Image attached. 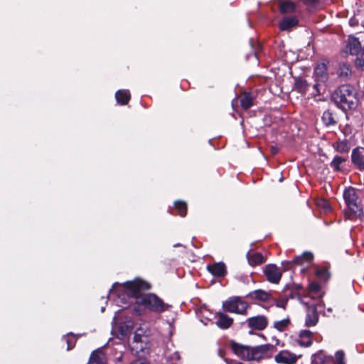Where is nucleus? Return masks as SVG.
Returning <instances> with one entry per match:
<instances>
[{
	"label": "nucleus",
	"mask_w": 364,
	"mask_h": 364,
	"mask_svg": "<svg viewBox=\"0 0 364 364\" xmlns=\"http://www.w3.org/2000/svg\"><path fill=\"white\" fill-rule=\"evenodd\" d=\"M120 288L122 289L120 291L132 299L130 302L134 304V310L138 314H142L146 311L161 314L170 308V305L164 303L155 294L144 293V291L150 289V285L141 279L127 282Z\"/></svg>",
	"instance_id": "obj_1"
},
{
	"label": "nucleus",
	"mask_w": 364,
	"mask_h": 364,
	"mask_svg": "<svg viewBox=\"0 0 364 364\" xmlns=\"http://www.w3.org/2000/svg\"><path fill=\"white\" fill-rule=\"evenodd\" d=\"M231 349L237 356L242 360L259 362L262 360L270 358L274 348L271 344H264L252 347L233 342L231 343Z\"/></svg>",
	"instance_id": "obj_2"
},
{
	"label": "nucleus",
	"mask_w": 364,
	"mask_h": 364,
	"mask_svg": "<svg viewBox=\"0 0 364 364\" xmlns=\"http://www.w3.org/2000/svg\"><path fill=\"white\" fill-rule=\"evenodd\" d=\"M332 99L343 111L354 109L358 104V98L354 87L349 85L339 87L333 94Z\"/></svg>",
	"instance_id": "obj_3"
},
{
	"label": "nucleus",
	"mask_w": 364,
	"mask_h": 364,
	"mask_svg": "<svg viewBox=\"0 0 364 364\" xmlns=\"http://www.w3.org/2000/svg\"><path fill=\"white\" fill-rule=\"evenodd\" d=\"M343 198L348 207L344 212L345 215L348 218H351L353 215H360L363 213L362 205L358 201L355 190L352 188L346 189Z\"/></svg>",
	"instance_id": "obj_4"
},
{
	"label": "nucleus",
	"mask_w": 364,
	"mask_h": 364,
	"mask_svg": "<svg viewBox=\"0 0 364 364\" xmlns=\"http://www.w3.org/2000/svg\"><path fill=\"white\" fill-rule=\"evenodd\" d=\"M250 305L240 296H232L223 303V310L230 313L246 315Z\"/></svg>",
	"instance_id": "obj_5"
},
{
	"label": "nucleus",
	"mask_w": 364,
	"mask_h": 364,
	"mask_svg": "<svg viewBox=\"0 0 364 364\" xmlns=\"http://www.w3.org/2000/svg\"><path fill=\"white\" fill-rule=\"evenodd\" d=\"M264 274L269 282L278 284L282 278V272L275 264H269L264 267Z\"/></svg>",
	"instance_id": "obj_6"
},
{
	"label": "nucleus",
	"mask_w": 364,
	"mask_h": 364,
	"mask_svg": "<svg viewBox=\"0 0 364 364\" xmlns=\"http://www.w3.org/2000/svg\"><path fill=\"white\" fill-rule=\"evenodd\" d=\"M246 322L248 327L257 331L265 329L268 325V319L264 315H258L248 318Z\"/></svg>",
	"instance_id": "obj_7"
},
{
	"label": "nucleus",
	"mask_w": 364,
	"mask_h": 364,
	"mask_svg": "<svg viewBox=\"0 0 364 364\" xmlns=\"http://www.w3.org/2000/svg\"><path fill=\"white\" fill-rule=\"evenodd\" d=\"M299 356L296 354L287 350H281L275 356L274 360L279 364H294L298 360Z\"/></svg>",
	"instance_id": "obj_8"
},
{
	"label": "nucleus",
	"mask_w": 364,
	"mask_h": 364,
	"mask_svg": "<svg viewBox=\"0 0 364 364\" xmlns=\"http://www.w3.org/2000/svg\"><path fill=\"white\" fill-rule=\"evenodd\" d=\"M346 52L353 55H358L361 53V45L358 38L349 36L346 46Z\"/></svg>",
	"instance_id": "obj_9"
},
{
	"label": "nucleus",
	"mask_w": 364,
	"mask_h": 364,
	"mask_svg": "<svg viewBox=\"0 0 364 364\" xmlns=\"http://www.w3.org/2000/svg\"><path fill=\"white\" fill-rule=\"evenodd\" d=\"M351 160L359 170H364V148L358 147L354 149L352 151Z\"/></svg>",
	"instance_id": "obj_10"
},
{
	"label": "nucleus",
	"mask_w": 364,
	"mask_h": 364,
	"mask_svg": "<svg viewBox=\"0 0 364 364\" xmlns=\"http://www.w3.org/2000/svg\"><path fill=\"white\" fill-rule=\"evenodd\" d=\"M318 321V316L316 307L314 304L308 305L307 313L305 320L306 326L308 327L315 326Z\"/></svg>",
	"instance_id": "obj_11"
},
{
	"label": "nucleus",
	"mask_w": 364,
	"mask_h": 364,
	"mask_svg": "<svg viewBox=\"0 0 364 364\" xmlns=\"http://www.w3.org/2000/svg\"><path fill=\"white\" fill-rule=\"evenodd\" d=\"M314 77L317 82H324L328 80L327 64L325 62L317 64L314 69Z\"/></svg>",
	"instance_id": "obj_12"
},
{
	"label": "nucleus",
	"mask_w": 364,
	"mask_h": 364,
	"mask_svg": "<svg viewBox=\"0 0 364 364\" xmlns=\"http://www.w3.org/2000/svg\"><path fill=\"white\" fill-rule=\"evenodd\" d=\"M247 297L259 301H268L272 299V294L262 289H257L250 292Z\"/></svg>",
	"instance_id": "obj_13"
},
{
	"label": "nucleus",
	"mask_w": 364,
	"mask_h": 364,
	"mask_svg": "<svg viewBox=\"0 0 364 364\" xmlns=\"http://www.w3.org/2000/svg\"><path fill=\"white\" fill-rule=\"evenodd\" d=\"M247 258L250 265L255 267L264 263L266 258L259 252L249 251L247 254Z\"/></svg>",
	"instance_id": "obj_14"
},
{
	"label": "nucleus",
	"mask_w": 364,
	"mask_h": 364,
	"mask_svg": "<svg viewBox=\"0 0 364 364\" xmlns=\"http://www.w3.org/2000/svg\"><path fill=\"white\" fill-rule=\"evenodd\" d=\"M207 269L213 275L216 277H223L227 272L225 264L223 262L208 265Z\"/></svg>",
	"instance_id": "obj_15"
},
{
	"label": "nucleus",
	"mask_w": 364,
	"mask_h": 364,
	"mask_svg": "<svg viewBox=\"0 0 364 364\" xmlns=\"http://www.w3.org/2000/svg\"><path fill=\"white\" fill-rule=\"evenodd\" d=\"M218 319L215 322L216 325L223 329L228 328L233 323V319L226 314L219 312L217 314Z\"/></svg>",
	"instance_id": "obj_16"
},
{
	"label": "nucleus",
	"mask_w": 364,
	"mask_h": 364,
	"mask_svg": "<svg viewBox=\"0 0 364 364\" xmlns=\"http://www.w3.org/2000/svg\"><path fill=\"white\" fill-rule=\"evenodd\" d=\"M163 364H181L180 355L177 351L168 350L165 352Z\"/></svg>",
	"instance_id": "obj_17"
},
{
	"label": "nucleus",
	"mask_w": 364,
	"mask_h": 364,
	"mask_svg": "<svg viewBox=\"0 0 364 364\" xmlns=\"http://www.w3.org/2000/svg\"><path fill=\"white\" fill-rule=\"evenodd\" d=\"M311 364H335L332 357L326 355L323 352H319L312 357Z\"/></svg>",
	"instance_id": "obj_18"
},
{
	"label": "nucleus",
	"mask_w": 364,
	"mask_h": 364,
	"mask_svg": "<svg viewBox=\"0 0 364 364\" xmlns=\"http://www.w3.org/2000/svg\"><path fill=\"white\" fill-rule=\"evenodd\" d=\"M298 19L296 16L284 17L279 23V28L282 31H288L292 27L296 26Z\"/></svg>",
	"instance_id": "obj_19"
},
{
	"label": "nucleus",
	"mask_w": 364,
	"mask_h": 364,
	"mask_svg": "<svg viewBox=\"0 0 364 364\" xmlns=\"http://www.w3.org/2000/svg\"><path fill=\"white\" fill-rule=\"evenodd\" d=\"M89 364H106L105 353L100 350L93 351L90 356Z\"/></svg>",
	"instance_id": "obj_20"
},
{
	"label": "nucleus",
	"mask_w": 364,
	"mask_h": 364,
	"mask_svg": "<svg viewBox=\"0 0 364 364\" xmlns=\"http://www.w3.org/2000/svg\"><path fill=\"white\" fill-rule=\"evenodd\" d=\"M279 11L282 14H291L295 11L296 5L291 1H282L279 4Z\"/></svg>",
	"instance_id": "obj_21"
},
{
	"label": "nucleus",
	"mask_w": 364,
	"mask_h": 364,
	"mask_svg": "<svg viewBox=\"0 0 364 364\" xmlns=\"http://www.w3.org/2000/svg\"><path fill=\"white\" fill-rule=\"evenodd\" d=\"M115 98L118 103L121 105H127L130 99V93L129 90H120L116 92Z\"/></svg>",
	"instance_id": "obj_22"
},
{
	"label": "nucleus",
	"mask_w": 364,
	"mask_h": 364,
	"mask_svg": "<svg viewBox=\"0 0 364 364\" xmlns=\"http://www.w3.org/2000/svg\"><path fill=\"white\" fill-rule=\"evenodd\" d=\"M338 75L343 79H346L351 75V69L349 65L346 63L340 64L337 70Z\"/></svg>",
	"instance_id": "obj_23"
},
{
	"label": "nucleus",
	"mask_w": 364,
	"mask_h": 364,
	"mask_svg": "<svg viewBox=\"0 0 364 364\" xmlns=\"http://www.w3.org/2000/svg\"><path fill=\"white\" fill-rule=\"evenodd\" d=\"M241 107L245 109H248L253 105V97L250 93H244L240 97Z\"/></svg>",
	"instance_id": "obj_24"
},
{
	"label": "nucleus",
	"mask_w": 364,
	"mask_h": 364,
	"mask_svg": "<svg viewBox=\"0 0 364 364\" xmlns=\"http://www.w3.org/2000/svg\"><path fill=\"white\" fill-rule=\"evenodd\" d=\"M313 259V255L311 252H304L302 255L297 256L293 259L295 264H304L305 262L309 263Z\"/></svg>",
	"instance_id": "obj_25"
},
{
	"label": "nucleus",
	"mask_w": 364,
	"mask_h": 364,
	"mask_svg": "<svg viewBox=\"0 0 364 364\" xmlns=\"http://www.w3.org/2000/svg\"><path fill=\"white\" fill-rule=\"evenodd\" d=\"M334 149L339 153H348L350 149L347 141H338L333 144Z\"/></svg>",
	"instance_id": "obj_26"
},
{
	"label": "nucleus",
	"mask_w": 364,
	"mask_h": 364,
	"mask_svg": "<svg viewBox=\"0 0 364 364\" xmlns=\"http://www.w3.org/2000/svg\"><path fill=\"white\" fill-rule=\"evenodd\" d=\"M134 321L132 319H128L124 323L120 324L119 328L122 335H127L129 331L134 328Z\"/></svg>",
	"instance_id": "obj_27"
},
{
	"label": "nucleus",
	"mask_w": 364,
	"mask_h": 364,
	"mask_svg": "<svg viewBox=\"0 0 364 364\" xmlns=\"http://www.w3.org/2000/svg\"><path fill=\"white\" fill-rule=\"evenodd\" d=\"M175 208L178 210V214L181 217H185L187 213V205L186 203L181 200L176 201L174 203Z\"/></svg>",
	"instance_id": "obj_28"
},
{
	"label": "nucleus",
	"mask_w": 364,
	"mask_h": 364,
	"mask_svg": "<svg viewBox=\"0 0 364 364\" xmlns=\"http://www.w3.org/2000/svg\"><path fill=\"white\" fill-rule=\"evenodd\" d=\"M290 321L289 318H284L281 321H277L274 323V328L279 331H284L289 325Z\"/></svg>",
	"instance_id": "obj_29"
},
{
	"label": "nucleus",
	"mask_w": 364,
	"mask_h": 364,
	"mask_svg": "<svg viewBox=\"0 0 364 364\" xmlns=\"http://www.w3.org/2000/svg\"><path fill=\"white\" fill-rule=\"evenodd\" d=\"M322 120L323 123L327 126L333 125L336 124V121L333 117V114L328 111L323 112Z\"/></svg>",
	"instance_id": "obj_30"
},
{
	"label": "nucleus",
	"mask_w": 364,
	"mask_h": 364,
	"mask_svg": "<svg viewBox=\"0 0 364 364\" xmlns=\"http://www.w3.org/2000/svg\"><path fill=\"white\" fill-rule=\"evenodd\" d=\"M295 87L301 93H304L307 90L308 84L306 80L299 78L296 80Z\"/></svg>",
	"instance_id": "obj_31"
},
{
	"label": "nucleus",
	"mask_w": 364,
	"mask_h": 364,
	"mask_svg": "<svg viewBox=\"0 0 364 364\" xmlns=\"http://www.w3.org/2000/svg\"><path fill=\"white\" fill-rule=\"evenodd\" d=\"M317 277L323 281H326L329 277V273L325 268L318 269L316 272Z\"/></svg>",
	"instance_id": "obj_32"
},
{
	"label": "nucleus",
	"mask_w": 364,
	"mask_h": 364,
	"mask_svg": "<svg viewBox=\"0 0 364 364\" xmlns=\"http://www.w3.org/2000/svg\"><path fill=\"white\" fill-rule=\"evenodd\" d=\"M346 159L345 158H343L341 156H336L334 157V159H333L331 164V167H333L335 170H340V165L346 161Z\"/></svg>",
	"instance_id": "obj_33"
},
{
	"label": "nucleus",
	"mask_w": 364,
	"mask_h": 364,
	"mask_svg": "<svg viewBox=\"0 0 364 364\" xmlns=\"http://www.w3.org/2000/svg\"><path fill=\"white\" fill-rule=\"evenodd\" d=\"M355 65L357 68L364 70V52L360 53L355 60Z\"/></svg>",
	"instance_id": "obj_34"
},
{
	"label": "nucleus",
	"mask_w": 364,
	"mask_h": 364,
	"mask_svg": "<svg viewBox=\"0 0 364 364\" xmlns=\"http://www.w3.org/2000/svg\"><path fill=\"white\" fill-rule=\"evenodd\" d=\"M335 364H346L344 361L345 354L343 350H338L335 354Z\"/></svg>",
	"instance_id": "obj_35"
},
{
	"label": "nucleus",
	"mask_w": 364,
	"mask_h": 364,
	"mask_svg": "<svg viewBox=\"0 0 364 364\" xmlns=\"http://www.w3.org/2000/svg\"><path fill=\"white\" fill-rule=\"evenodd\" d=\"M309 291L311 293L319 295L321 291V287L317 282H311L309 285Z\"/></svg>",
	"instance_id": "obj_36"
},
{
	"label": "nucleus",
	"mask_w": 364,
	"mask_h": 364,
	"mask_svg": "<svg viewBox=\"0 0 364 364\" xmlns=\"http://www.w3.org/2000/svg\"><path fill=\"white\" fill-rule=\"evenodd\" d=\"M288 299L287 298H281L279 299H274L275 305L279 308L285 309Z\"/></svg>",
	"instance_id": "obj_37"
},
{
	"label": "nucleus",
	"mask_w": 364,
	"mask_h": 364,
	"mask_svg": "<svg viewBox=\"0 0 364 364\" xmlns=\"http://www.w3.org/2000/svg\"><path fill=\"white\" fill-rule=\"evenodd\" d=\"M298 343L301 346H304V347H309L311 343H312V341H311V339H306V338H300L298 340Z\"/></svg>",
	"instance_id": "obj_38"
},
{
	"label": "nucleus",
	"mask_w": 364,
	"mask_h": 364,
	"mask_svg": "<svg viewBox=\"0 0 364 364\" xmlns=\"http://www.w3.org/2000/svg\"><path fill=\"white\" fill-rule=\"evenodd\" d=\"M311 332L309 330H302L299 333V337L300 338H306V339H311Z\"/></svg>",
	"instance_id": "obj_39"
},
{
	"label": "nucleus",
	"mask_w": 364,
	"mask_h": 364,
	"mask_svg": "<svg viewBox=\"0 0 364 364\" xmlns=\"http://www.w3.org/2000/svg\"><path fill=\"white\" fill-rule=\"evenodd\" d=\"M318 206H322L326 211L331 210L329 203L326 200H321L317 203Z\"/></svg>",
	"instance_id": "obj_40"
},
{
	"label": "nucleus",
	"mask_w": 364,
	"mask_h": 364,
	"mask_svg": "<svg viewBox=\"0 0 364 364\" xmlns=\"http://www.w3.org/2000/svg\"><path fill=\"white\" fill-rule=\"evenodd\" d=\"M293 260L291 262L285 261L282 262L283 267L285 268V269H289L291 267L292 265H294Z\"/></svg>",
	"instance_id": "obj_41"
},
{
	"label": "nucleus",
	"mask_w": 364,
	"mask_h": 364,
	"mask_svg": "<svg viewBox=\"0 0 364 364\" xmlns=\"http://www.w3.org/2000/svg\"><path fill=\"white\" fill-rule=\"evenodd\" d=\"M301 1L306 5H313L315 4L316 0H301Z\"/></svg>",
	"instance_id": "obj_42"
},
{
	"label": "nucleus",
	"mask_w": 364,
	"mask_h": 364,
	"mask_svg": "<svg viewBox=\"0 0 364 364\" xmlns=\"http://www.w3.org/2000/svg\"><path fill=\"white\" fill-rule=\"evenodd\" d=\"M131 364H149V363L143 360H136L134 362H132Z\"/></svg>",
	"instance_id": "obj_43"
},
{
	"label": "nucleus",
	"mask_w": 364,
	"mask_h": 364,
	"mask_svg": "<svg viewBox=\"0 0 364 364\" xmlns=\"http://www.w3.org/2000/svg\"><path fill=\"white\" fill-rule=\"evenodd\" d=\"M133 339H134V342L139 343L140 341L141 338H140L139 336L136 334V335L134 336Z\"/></svg>",
	"instance_id": "obj_44"
},
{
	"label": "nucleus",
	"mask_w": 364,
	"mask_h": 364,
	"mask_svg": "<svg viewBox=\"0 0 364 364\" xmlns=\"http://www.w3.org/2000/svg\"><path fill=\"white\" fill-rule=\"evenodd\" d=\"M67 343H68V350H70L73 347V345L71 343V341H70L69 340L67 341Z\"/></svg>",
	"instance_id": "obj_45"
},
{
	"label": "nucleus",
	"mask_w": 364,
	"mask_h": 364,
	"mask_svg": "<svg viewBox=\"0 0 364 364\" xmlns=\"http://www.w3.org/2000/svg\"><path fill=\"white\" fill-rule=\"evenodd\" d=\"M318 83H316L314 85V87L315 90H316L318 92Z\"/></svg>",
	"instance_id": "obj_46"
},
{
	"label": "nucleus",
	"mask_w": 364,
	"mask_h": 364,
	"mask_svg": "<svg viewBox=\"0 0 364 364\" xmlns=\"http://www.w3.org/2000/svg\"><path fill=\"white\" fill-rule=\"evenodd\" d=\"M122 355H121L120 356H119V357L117 358V360L118 361H121V360H122Z\"/></svg>",
	"instance_id": "obj_47"
},
{
	"label": "nucleus",
	"mask_w": 364,
	"mask_h": 364,
	"mask_svg": "<svg viewBox=\"0 0 364 364\" xmlns=\"http://www.w3.org/2000/svg\"><path fill=\"white\" fill-rule=\"evenodd\" d=\"M173 246L174 247H178V246H180V245L179 244H176V245H174Z\"/></svg>",
	"instance_id": "obj_48"
},
{
	"label": "nucleus",
	"mask_w": 364,
	"mask_h": 364,
	"mask_svg": "<svg viewBox=\"0 0 364 364\" xmlns=\"http://www.w3.org/2000/svg\"><path fill=\"white\" fill-rule=\"evenodd\" d=\"M114 290H110V294H112Z\"/></svg>",
	"instance_id": "obj_49"
}]
</instances>
